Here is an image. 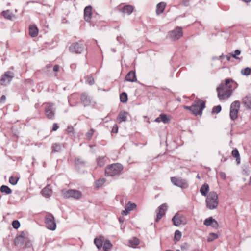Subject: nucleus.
<instances>
[{
    "label": "nucleus",
    "instance_id": "obj_60",
    "mask_svg": "<svg viewBox=\"0 0 251 251\" xmlns=\"http://www.w3.org/2000/svg\"><path fill=\"white\" fill-rule=\"evenodd\" d=\"M35 108H37V107H38V104H35Z\"/></svg>",
    "mask_w": 251,
    "mask_h": 251
},
{
    "label": "nucleus",
    "instance_id": "obj_39",
    "mask_svg": "<svg viewBox=\"0 0 251 251\" xmlns=\"http://www.w3.org/2000/svg\"><path fill=\"white\" fill-rule=\"evenodd\" d=\"M218 237V236L217 234L214 233H211L209 234V236L207 238L208 242H211L214 240L217 239Z\"/></svg>",
    "mask_w": 251,
    "mask_h": 251
},
{
    "label": "nucleus",
    "instance_id": "obj_42",
    "mask_svg": "<svg viewBox=\"0 0 251 251\" xmlns=\"http://www.w3.org/2000/svg\"><path fill=\"white\" fill-rule=\"evenodd\" d=\"M18 180L19 178L11 176L9 177V182L12 185H15L17 183Z\"/></svg>",
    "mask_w": 251,
    "mask_h": 251
},
{
    "label": "nucleus",
    "instance_id": "obj_27",
    "mask_svg": "<svg viewBox=\"0 0 251 251\" xmlns=\"http://www.w3.org/2000/svg\"><path fill=\"white\" fill-rule=\"evenodd\" d=\"M209 190V185L206 183H204L201 186L200 189V192L203 196L207 197V193Z\"/></svg>",
    "mask_w": 251,
    "mask_h": 251
},
{
    "label": "nucleus",
    "instance_id": "obj_51",
    "mask_svg": "<svg viewBox=\"0 0 251 251\" xmlns=\"http://www.w3.org/2000/svg\"><path fill=\"white\" fill-rule=\"evenodd\" d=\"M194 107V106H192V105L190 106H184V108L185 109L189 110H190L192 113L193 114V108Z\"/></svg>",
    "mask_w": 251,
    "mask_h": 251
},
{
    "label": "nucleus",
    "instance_id": "obj_7",
    "mask_svg": "<svg viewBox=\"0 0 251 251\" xmlns=\"http://www.w3.org/2000/svg\"><path fill=\"white\" fill-rule=\"evenodd\" d=\"M171 181L174 185L182 189H186L189 186L187 181L181 177H171Z\"/></svg>",
    "mask_w": 251,
    "mask_h": 251
},
{
    "label": "nucleus",
    "instance_id": "obj_34",
    "mask_svg": "<svg viewBox=\"0 0 251 251\" xmlns=\"http://www.w3.org/2000/svg\"><path fill=\"white\" fill-rule=\"evenodd\" d=\"M128 242L130 247L135 248L139 244V240L138 238L133 237Z\"/></svg>",
    "mask_w": 251,
    "mask_h": 251
},
{
    "label": "nucleus",
    "instance_id": "obj_59",
    "mask_svg": "<svg viewBox=\"0 0 251 251\" xmlns=\"http://www.w3.org/2000/svg\"><path fill=\"white\" fill-rule=\"evenodd\" d=\"M35 1H29L26 2L27 4H28L29 3H34Z\"/></svg>",
    "mask_w": 251,
    "mask_h": 251
},
{
    "label": "nucleus",
    "instance_id": "obj_22",
    "mask_svg": "<svg viewBox=\"0 0 251 251\" xmlns=\"http://www.w3.org/2000/svg\"><path fill=\"white\" fill-rule=\"evenodd\" d=\"M63 148L64 145L63 144L57 143H53L52 144L51 147V152L55 153L57 152H60L61 151Z\"/></svg>",
    "mask_w": 251,
    "mask_h": 251
},
{
    "label": "nucleus",
    "instance_id": "obj_53",
    "mask_svg": "<svg viewBox=\"0 0 251 251\" xmlns=\"http://www.w3.org/2000/svg\"><path fill=\"white\" fill-rule=\"evenodd\" d=\"M59 128L58 126L56 123H54L52 127V131H56Z\"/></svg>",
    "mask_w": 251,
    "mask_h": 251
},
{
    "label": "nucleus",
    "instance_id": "obj_43",
    "mask_svg": "<svg viewBox=\"0 0 251 251\" xmlns=\"http://www.w3.org/2000/svg\"><path fill=\"white\" fill-rule=\"evenodd\" d=\"M181 237V233L178 230L175 231L174 240L176 241H178Z\"/></svg>",
    "mask_w": 251,
    "mask_h": 251
},
{
    "label": "nucleus",
    "instance_id": "obj_38",
    "mask_svg": "<svg viewBox=\"0 0 251 251\" xmlns=\"http://www.w3.org/2000/svg\"><path fill=\"white\" fill-rule=\"evenodd\" d=\"M98 165L100 167H102L105 163V160L104 157H99L97 159Z\"/></svg>",
    "mask_w": 251,
    "mask_h": 251
},
{
    "label": "nucleus",
    "instance_id": "obj_21",
    "mask_svg": "<svg viewBox=\"0 0 251 251\" xmlns=\"http://www.w3.org/2000/svg\"><path fill=\"white\" fill-rule=\"evenodd\" d=\"M170 119L167 116V115L165 114H161L159 115V117L156 118L155 120V121L156 122H163L164 124H167L170 122Z\"/></svg>",
    "mask_w": 251,
    "mask_h": 251
},
{
    "label": "nucleus",
    "instance_id": "obj_10",
    "mask_svg": "<svg viewBox=\"0 0 251 251\" xmlns=\"http://www.w3.org/2000/svg\"><path fill=\"white\" fill-rule=\"evenodd\" d=\"M14 77V73L11 71H6L2 75L0 82L2 85H6L9 84Z\"/></svg>",
    "mask_w": 251,
    "mask_h": 251
},
{
    "label": "nucleus",
    "instance_id": "obj_23",
    "mask_svg": "<svg viewBox=\"0 0 251 251\" xmlns=\"http://www.w3.org/2000/svg\"><path fill=\"white\" fill-rule=\"evenodd\" d=\"M242 103L247 109H251V96L247 95L242 99Z\"/></svg>",
    "mask_w": 251,
    "mask_h": 251
},
{
    "label": "nucleus",
    "instance_id": "obj_30",
    "mask_svg": "<svg viewBox=\"0 0 251 251\" xmlns=\"http://www.w3.org/2000/svg\"><path fill=\"white\" fill-rule=\"evenodd\" d=\"M231 154L235 158L237 164H239L240 163V157L238 150L237 149L233 150Z\"/></svg>",
    "mask_w": 251,
    "mask_h": 251
},
{
    "label": "nucleus",
    "instance_id": "obj_56",
    "mask_svg": "<svg viewBox=\"0 0 251 251\" xmlns=\"http://www.w3.org/2000/svg\"><path fill=\"white\" fill-rule=\"evenodd\" d=\"M6 100V97L5 95H2L1 98H0V101L1 102H4Z\"/></svg>",
    "mask_w": 251,
    "mask_h": 251
},
{
    "label": "nucleus",
    "instance_id": "obj_18",
    "mask_svg": "<svg viewBox=\"0 0 251 251\" xmlns=\"http://www.w3.org/2000/svg\"><path fill=\"white\" fill-rule=\"evenodd\" d=\"M92 7L89 5L86 6L84 10V18L87 22H90L92 15Z\"/></svg>",
    "mask_w": 251,
    "mask_h": 251
},
{
    "label": "nucleus",
    "instance_id": "obj_25",
    "mask_svg": "<svg viewBox=\"0 0 251 251\" xmlns=\"http://www.w3.org/2000/svg\"><path fill=\"white\" fill-rule=\"evenodd\" d=\"M166 4L164 2H161L157 4L156 13V14L159 15L162 13L166 7Z\"/></svg>",
    "mask_w": 251,
    "mask_h": 251
},
{
    "label": "nucleus",
    "instance_id": "obj_32",
    "mask_svg": "<svg viewBox=\"0 0 251 251\" xmlns=\"http://www.w3.org/2000/svg\"><path fill=\"white\" fill-rule=\"evenodd\" d=\"M0 191L1 193H5L7 195L12 193L11 189L6 185H3L0 188Z\"/></svg>",
    "mask_w": 251,
    "mask_h": 251
},
{
    "label": "nucleus",
    "instance_id": "obj_49",
    "mask_svg": "<svg viewBox=\"0 0 251 251\" xmlns=\"http://www.w3.org/2000/svg\"><path fill=\"white\" fill-rule=\"evenodd\" d=\"M118 131V126L117 125L115 124L112 128V132L113 133H117Z\"/></svg>",
    "mask_w": 251,
    "mask_h": 251
},
{
    "label": "nucleus",
    "instance_id": "obj_63",
    "mask_svg": "<svg viewBox=\"0 0 251 251\" xmlns=\"http://www.w3.org/2000/svg\"><path fill=\"white\" fill-rule=\"evenodd\" d=\"M197 177L198 178H200V176H199V175H197Z\"/></svg>",
    "mask_w": 251,
    "mask_h": 251
},
{
    "label": "nucleus",
    "instance_id": "obj_11",
    "mask_svg": "<svg viewBox=\"0 0 251 251\" xmlns=\"http://www.w3.org/2000/svg\"><path fill=\"white\" fill-rule=\"evenodd\" d=\"M45 113L49 119H53L55 116V112L53 110V104L52 103H45Z\"/></svg>",
    "mask_w": 251,
    "mask_h": 251
},
{
    "label": "nucleus",
    "instance_id": "obj_24",
    "mask_svg": "<svg viewBox=\"0 0 251 251\" xmlns=\"http://www.w3.org/2000/svg\"><path fill=\"white\" fill-rule=\"evenodd\" d=\"M134 10V8L132 5H127L124 6L121 8L120 11L124 14L130 15Z\"/></svg>",
    "mask_w": 251,
    "mask_h": 251
},
{
    "label": "nucleus",
    "instance_id": "obj_57",
    "mask_svg": "<svg viewBox=\"0 0 251 251\" xmlns=\"http://www.w3.org/2000/svg\"><path fill=\"white\" fill-rule=\"evenodd\" d=\"M189 0H182V2L185 6H187L189 4Z\"/></svg>",
    "mask_w": 251,
    "mask_h": 251
},
{
    "label": "nucleus",
    "instance_id": "obj_2",
    "mask_svg": "<svg viewBox=\"0 0 251 251\" xmlns=\"http://www.w3.org/2000/svg\"><path fill=\"white\" fill-rule=\"evenodd\" d=\"M123 169V166L120 163H114L107 166L105 169L106 176H114L121 174Z\"/></svg>",
    "mask_w": 251,
    "mask_h": 251
},
{
    "label": "nucleus",
    "instance_id": "obj_55",
    "mask_svg": "<svg viewBox=\"0 0 251 251\" xmlns=\"http://www.w3.org/2000/svg\"><path fill=\"white\" fill-rule=\"evenodd\" d=\"M59 66L58 65H55L53 67V71L55 72H57L59 71Z\"/></svg>",
    "mask_w": 251,
    "mask_h": 251
},
{
    "label": "nucleus",
    "instance_id": "obj_47",
    "mask_svg": "<svg viewBox=\"0 0 251 251\" xmlns=\"http://www.w3.org/2000/svg\"><path fill=\"white\" fill-rule=\"evenodd\" d=\"M13 227L16 229H17L20 226V223L18 220H14L12 222Z\"/></svg>",
    "mask_w": 251,
    "mask_h": 251
},
{
    "label": "nucleus",
    "instance_id": "obj_52",
    "mask_svg": "<svg viewBox=\"0 0 251 251\" xmlns=\"http://www.w3.org/2000/svg\"><path fill=\"white\" fill-rule=\"evenodd\" d=\"M67 131L68 133H73L74 132V128L72 126H68L67 129Z\"/></svg>",
    "mask_w": 251,
    "mask_h": 251
},
{
    "label": "nucleus",
    "instance_id": "obj_3",
    "mask_svg": "<svg viewBox=\"0 0 251 251\" xmlns=\"http://www.w3.org/2000/svg\"><path fill=\"white\" fill-rule=\"evenodd\" d=\"M206 205L210 210L216 209L218 205L219 201L217 194L214 191L210 192L205 200Z\"/></svg>",
    "mask_w": 251,
    "mask_h": 251
},
{
    "label": "nucleus",
    "instance_id": "obj_61",
    "mask_svg": "<svg viewBox=\"0 0 251 251\" xmlns=\"http://www.w3.org/2000/svg\"><path fill=\"white\" fill-rule=\"evenodd\" d=\"M119 221L120 222H123V221L121 219V218L119 219Z\"/></svg>",
    "mask_w": 251,
    "mask_h": 251
},
{
    "label": "nucleus",
    "instance_id": "obj_64",
    "mask_svg": "<svg viewBox=\"0 0 251 251\" xmlns=\"http://www.w3.org/2000/svg\"><path fill=\"white\" fill-rule=\"evenodd\" d=\"M250 182H251V176L250 178Z\"/></svg>",
    "mask_w": 251,
    "mask_h": 251
},
{
    "label": "nucleus",
    "instance_id": "obj_14",
    "mask_svg": "<svg viewBox=\"0 0 251 251\" xmlns=\"http://www.w3.org/2000/svg\"><path fill=\"white\" fill-rule=\"evenodd\" d=\"M167 210V205L166 203H163L160 205L156 209V218L155 222H158L165 215Z\"/></svg>",
    "mask_w": 251,
    "mask_h": 251
},
{
    "label": "nucleus",
    "instance_id": "obj_16",
    "mask_svg": "<svg viewBox=\"0 0 251 251\" xmlns=\"http://www.w3.org/2000/svg\"><path fill=\"white\" fill-rule=\"evenodd\" d=\"M28 240L25 234L22 233L20 235L16 237L14 239V244L16 246L21 247Z\"/></svg>",
    "mask_w": 251,
    "mask_h": 251
},
{
    "label": "nucleus",
    "instance_id": "obj_20",
    "mask_svg": "<svg viewBox=\"0 0 251 251\" xmlns=\"http://www.w3.org/2000/svg\"><path fill=\"white\" fill-rule=\"evenodd\" d=\"M52 191L51 186L50 185L46 186L41 192L42 195L49 198L52 195Z\"/></svg>",
    "mask_w": 251,
    "mask_h": 251
},
{
    "label": "nucleus",
    "instance_id": "obj_1",
    "mask_svg": "<svg viewBox=\"0 0 251 251\" xmlns=\"http://www.w3.org/2000/svg\"><path fill=\"white\" fill-rule=\"evenodd\" d=\"M237 87L238 84L234 80L226 79L225 83H221L216 89L218 98L220 100L228 99Z\"/></svg>",
    "mask_w": 251,
    "mask_h": 251
},
{
    "label": "nucleus",
    "instance_id": "obj_5",
    "mask_svg": "<svg viewBox=\"0 0 251 251\" xmlns=\"http://www.w3.org/2000/svg\"><path fill=\"white\" fill-rule=\"evenodd\" d=\"M192 106H194L193 108V114L195 116L201 115L202 111L205 107V103L201 100H198L193 102Z\"/></svg>",
    "mask_w": 251,
    "mask_h": 251
},
{
    "label": "nucleus",
    "instance_id": "obj_35",
    "mask_svg": "<svg viewBox=\"0 0 251 251\" xmlns=\"http://www.w3.org/2000/svg\"><path fill=\"white\" fill-rule=\"evenodd\" d=\"M102 247L105 251H107L112 247V244L109 240H106L103 244Z\"/></svg>",
    "mask_w": 251,
    "mask_h": 251
},
{
    "label": "nucleus",
    "instance_id": "obj_28",
    "mask_svg": "<svg viewBox=\"0 0 251 251\" xmlns=\"http://www.w3.org/2000/svg\"><path fill=\"white\" fill-rule=\"evenodd\" d=\"M75 163L76 167L79 168L80 167L85 166L86 161L80 158H76L75 159Z\"/></svg>",
    "mask_w": 251,
    "mask_h": 251
},
{
    "label": "nucleus",
    "instance_id": "obj_58",
    "mask_svg": "<svg viewBox=\"0 0 251 251\" xmlns=\"http://www.w3.org/2000/svg\"><path fill=\"white\" fill-rule=\"evenodd\" d=\"M232 56H231L230 55V53L229 54V55H227L226 56V59L228 60V61H229L230 60V58Z\"/></svg>",
    "mask_w": 251,
    "mask_h": 251
},
{
    "label": "nucleus",
    "instance_id": "obj_13",
    "mask_svg": "<svg viewBox=\"0 0 251 251\" xmlns=\"http://www.w3.org/2000/svg\"><path fill=\"white\" fill-rule=\"evenodd\" d=\"M172 221L175 226H178L181 225H185L186 223V218L181 214L176 213L172 218Z\"/></svg>",
    "mask_w": 251,
    "mask_h": 251
},
{
    "label": "nucleus",
    "instance_id": "obj_50",
    "mask_svg": "<svg viewBox=\"0 0 251 251\" xmlns=\"http://www.w3.org/2000/svg\"><path fill=\"white\" fill-rule=\"evenodd\" d=\"M211 226H212L213 228H217L219 226L217 221L214 219L213 222H212V224Z\"/></svg>",
    "mask_w": 251,
    "mask_h": 251
},
{
    "label": "nucleus",
    "instance_id": "obj_29",
    "mask_svg": "<svg viewBox=\"0 0 251 251\" xmlns=\"http://www.w3.org/2000/svg\"><path fill=\"white\" fill-rule=\"evenodd\" d=\"M38 33V29L35 26H31L29 27V35L32 37H36Z\"/></svg>",
    "mask_w": 251,
    "mask_h": 251
},
{
    "label": "nucleus",
    "instance_id": "obj_46",
    "mask_svg": "<svg viewBox=\"0 0 251 251\" xmlns=\"http://www.w3.org/2000/svg\"><path fill=\"white\" fill-rule=\"evenodd\" d=\"M240 53L241 51L238 50H237L234 51V53H230V55L232 56V57H233L234 58L236 59H239L240 58L239 57H237V55H240Z\"/></svg>",
    "mask_w": 251,
    "mask_h": 251
},
{
    "label": "nucleus",
    "instance_id": "obj_54",
    "mask_svg": "<svg viewBox=\"0 0 251 251\" xmlns=\"http://www.w3.org/2000/svg\"><path fill=\"white\" fill-rule=\"evenodd\" d=\"M219 175L220 176V177L223 178V179H226V175L225 173L224 172H220L219 173Z\"/></svg>",
    "mask_w": 251,
    "mask_h": 251
},
{
    "label": "nucleus",
    "instance_id": "obj_45",
    "mask_svg": "<svg viewBox=\"0 0 251 251\" xmlns=\"http://www.w3.org/2000/svg\"><path fill=\"white\" fill-rule=\"evenodd\" d=\"M222 109L221 106L219 105L216 106H214L212 110V113L213 114H218L219 113Z\"/></svg>",
    "mask_w": 251,
    "mask_h": 251
},
{
    "label": "nucleus",
    "instance_id": "obj_44",
    "mask_svg": "<svg viewBox=\"0 0 251 251\" xmlns=\"http://www.w3.org/2000/svg\"><path fill=\"white\" fill-rule=\"evenodd\" d=\"M95 130L94 129L91 128L90 129L86 134V137L87 139V140H90Z\"/></svg>",
    "mask_w": 251,
    "mask_h": 251
},
{
    "label": "nucleus",
    "instance_id": "obj_4",
    "mask_svg": "<svg viewBox=\"0 0 251 251\" xmlns=\"http://www.w3.org/2000/svg\"><path fill=\"white\" fill-rule=\"evenodd\" d=\"M85 49L86 45L81 41L72 43L69 49L70 51L75 54H81Z\"/></svg>",
    "mask_w": 251,
    "mask_h": 251
},
{
    "label": "nucleus",
    "instance_id": "obj_17",
    "mask_svg": "<svg viewBox=\"0 0 251 251\" xmlns=\"http://www.w3.org/2000/svg\"><path fill=\"white\" fill-rule=\"evenodd\" d=\"M136 207V205L134 203L128 202L125 207V210H123L121 214L123 216L127 215L131 211L133 210Z\"/></svg>",
    "mask_w": 251,
    "mask_h": 251
},
{
    "label": "nucleus",
    "instance_id": "obj_33",
    "mask_svg": "<svg viewBox=\"0 0 251 251\" xmlns=\"http://www.w3.org/2000/svg\"><path fill=\"white\" fill-rule=\"evenodd\" d=\"M94 244L98 249H100L103 246V242L101 237L99 238H96L94 239Z\"/></svg>",
    "mask_w": 251,
    "mask_h": 251
},
{
    "label": "nucleus",
    "instance_id": "obj_31",
    "mask_svg": "<svg viewBox=\"0 0 251 251\" xmlns=\"http://www.w3.org/2000/svg\"><path fill=\"white\" fill-rule=\"evenodd\" d=\"M2 14L4 18L8 20H11L12 18L14 16L9 10L3 11Z\"/></svg>",
    "mask_w": 251,
    "mask_h": 251
},
{
    "label": "nucleus",
    "instance_id": "obj_6",
    "mask_svg": "<svg viewBox=\"0 0 251 251\" xmlns=\"http://www.w3.org/2000/svg\"><path fill=\"white\" fill-rule=\"evenodd\" d=\"M240 107V102L238 100H235L231 104L229 115L232 120H235L237 118Z\"/></svg>",
    "mask_w": 251,
    "mask_h": 251
},
{
    "label": "nucleus",
    "instance_id": "obj_62",
    "mask_svg": "<svg viewBox=\"0 0 251 251\" xmlns=\"http://www.w3.org/2000/svg\"><path fill=\"white\" fill-rule=\"evenodd\" d=\"M46 67L48 68V67H50V65H47Z\"/></svg>",
    "mask_w": 251,
    "mask_h": 251
},
{
    "label": "nucleus",
    "instance_id": "obj_37",
    "mask_svg": "<svg viewBox=\"0 0 251 251\" xmlns=\"http://www.w3.org/2000/svg\"><path fill=\"white\" fill-rule=\"evenodd\" d=\"M105 180L104 178H100L95 181V184L97 188H100L105 183Z\"/></svg>",
    "mask_w": 251,
    "mask_h": 251
},
{
    "label": "nucleus",
    "instance_id": "obj_48",
    "mask_svg": "<svg viewBox=\"0 0 251 251\" xmlns=\"http://www.w3.org/2000/svg\"><path fill=\"white\" fill-rule=\"evenodd\" d=\"M86 82L90 85L94 84V79L92 76L88 77L86 80Z\"/></svg>",
    "mask_w": 251,
    "mask_h": 251
},
{
    "label": "nucleus",
    "instance_id": "obj_15",
    "mask_svg": "<svg viewBox=\"0 0 251 251\" xmlns=\"http://www.w3.org/2000/svg\"><path fill=\"white\" fill-rule=\"evenodd\" d=\"M80 100L84 107L89 106L91 105L93 103V100L91 97L86 93L81 94Z\"/></svg>",
    "mask_w": 251,
    "mask_h": 251
},
{
    "label": "nucleus",
    "instance_id": "obj_12",
    "mask_svg": "<svg viewBox=\"0 0 251 251\" xmlns=\"http://www.w3.org/2000/svg\"><path fill=\"white\" fill-rule=\"evenodd\" d=\"M64 196L67 198H73L75 199H79L82 197V193L78 190L69 189L64 193Z\"/></svg>",
    "mask_w": 251,
    "mask_h": 251
},
{
    "label": "nucleus",
    "instance_id": "obj_26",
    "mask_svg": "<svg viewBox=\"0 0 251 251\" xmlns=\"http://www.w3.org/2000/svg\"><path fill=\"white\" fill-rule=\"evenodd\" d=\"M127 112L125 111H121L119 113L117 117V121L120 123L122 122H125L127 120Z\"/></svg>",
    "mask_w": 251,
    "mask_h": 251
},
{
    "label": "nucleus",
    "instance_id": "obj_8",
    "mask_svg": "<svg viewBox=\"0 0 251 251\" xmlns=\"http://www.w3.org/2000/svg\"><path fill=\"white\" fill-rule=\"evenodd\" d=\"M45 222L48 229L51 230H54L56 229L55 219L51 214H48L46 216Z\"/></svg>",
    "mask_w": 251,
    "mask_h": 251
},
{
    "label": "nucleus",
    "instance_id": "obj_9",
    "mask_svg": "<svg viewBox=\"0 0 251 251\" xmlns=\"http://www.w3.org/2000/svg\"><path fill=\"white\" fill-rule=\"evenodd\" d=\"M182 28L177 26L169 32V37L173 41H176L183 36Z\"/></svg>",
    "mask_w": 251,
    "mask_h": 251
},
{
    "label": "nucleus",
    "instance_id": "obj_19",
    "mask_svg": "<svg viewBox=\"0 0 251 251\" xmlns=\"http://www.w3.org/2000/svg\"><path fill=\"white\" fill-rule=\"evenodd\" d=\"M126 80L127 81L135 82L137 81L135 71L131 70L129 72L126 76Z\"/></svg>",
    "mask_w": 251,
    "mask_h": 251
},
{
    "label": "nucleus",
    "instance_id": "obj_40",
    "mask_svg": "<svg viewBox=\"0 0 251 251\" xmlns=\"http://www.w3.org/2000/svg\"><path fill=\"white\" fill-rule=\"evenodd\" d=\"M251 72V69L249 67H246V68L242 69L241 71V74L243 75L248 76L250 75Z\"/></svg>",
    "mask_w": 251,
    "mask_h": 251
},
{
    "label": "nucleus",
    "instance_id": "obj_36",
    "mask_svg": "<svg viewBox=\"0 0 251 251\" xmlns=\"http://www.w3.org/2000/svg\"><path fill=\"white\" fill-rule=\"evenodd\" d=\"M120 101L122 103H126L127 100V95L125 92H123L120 95Z\"/></svg>",
    "mask_w": 251,
    "mask_h": 251
},
{
    "label": "nucleus",
    "instance_id": "obj_41",
    "mask_svg": "<svg viewBox=\"0 0 251 251\" xmlns=\"http://www.w3.org/2000/svg\"><path fill=\"white\" fill-rule=\"evenodd\" d=\"M214 219H213L211 217H209L204 221L203 224L204 225L206 226H211V225L212 224V222H213Z\"/></svg>",
    "mask_w": 251,
    "mask_h": 251
}]
</instances>
